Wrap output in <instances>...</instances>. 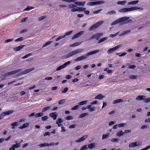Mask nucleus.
Wrapping results in <instances>:
<instances>
[{
	"label": "nucleus",
	"mask_w": 150,
	"mask_h": 150,
	"mask_svg": "<svg viewBox=\"0 0 150 150\" xmlns=\"http://www.w3.org/2000/svg\"><path fill=\"white\" fill-rule=\"evenodd\" d=\"M99 51H100L99 50H97L94 51H91L87 53L86 55H82L76 58L74 60V61L75 62H77L86 59L88 58L89 56L95 54L99 52Z\"/></svg>",
	"instance_id": "obj_1"
},
{
	"label": "nucleus",
	"mask_w": 150,
	"mask_h": 150,
	"mask_svg": "<svg viewBox=\"0 0 150 150\" xmlns=\"http://www.w3.org/2000/svg\"><path fill=\"white\" fill-rule=\"evenodd\" d=\"M83 49H78L72 51L71 52L67 54L64 56V58H67L70 57L72 56L73 55H75L78 53H80L83 52Z\"/></svg>",
	"instance_id": "obj_2"
},
{
	"label": "nucleus",
	"mask_w": 150,
	"mask_h": 150,
	"mask_svg": "<svg viewBox=\"0 0 150 150\" xmlns=\"http://www.w3.org/2000/svg\"><path fill=\"white\" fill-rule=\"evenodd\" d=\"M137 9H140L141 10H142L143 8H140L137 7H134L131 8H122L119 10H118V12L120 13H124Z\"/></svg>",
	"instance_id": "obj_3"
},
{
	"label": "nucleus",
	"mask_w": 150,
	"mask_h": 150,
	"mask_svg": "<svg viewBox=\"0 0 150 150\" xmlns=\"http://www.w3.org/2000/svg\"><path fill=\"white\" fill-rule=\"evenodd\" d=\"M103 21H100L92 25L89 28V31H91L94 30L95 29L101 25L103 23Z\"/></svg>",
	"instance_id": "obj_4"
},
{
	"label": "nucleus",
	"mask_w": 150,
	"mask_h": 150,
	"mask_svg": "<svg viewBox=\"0 0 150 150\" xmlns=\"http://www.w3.org/2000/svg\"><path fill=\"white\" fill-rule=\"evenodd\" d=\"M129 18V17L127 16H124L120 18L114 22L113 23V24L115 25L117 23L124 22L126 21L127 20H128Z\"/></svg>",
	"instance_id": "obj_5"
},
{
	"label": "nucleus",
	"mask_w": 150,
	"mask_h": 150,
	"mask_svg": "<svg viewBox=\"0 0 150 150\" xmlns=\"http://www.w3.org/2000/svg\"><path fill=\"white\" fill-rule=\"evenodd\" d=\"M21 71V69H18L15 71H12L10 72H8L7 73H6L4 74V78H5L6 77L8 76L12 75L13 74H16L18 72H19Z\"/></svg>",
	"instance_id": "obj_6"
},
{
	"label": "nucleus",
	"mask_w": 150,
	"mask_h": 150,
	"mask_svg": "<svg viewBox=\"0 0 150 150\" xmlns=\"http://www.w3.org/2000/svg\"><path fill=\"white\" fill-rule=\"evenodd\" d=\"M71 63L70 61H69L64 63L63 65L59 66L57 67V68L56 71H59L66 67L67 65Z\"/></svg>",
	"instance_id": "obj_7"
},
{
	"label": "nucleus",
	"mask_w": 150,
	"mask_h": 150,
	"mask_svg": "<svg viewBox=\"0 0 150 150\" xmlns=\"http://www.w3.org/2000/svg\"><path fill=\"white\" fill-rule=\"evenodd\" d=\"M103 34L102 33H99L95 34L90 37L88 40L96 38L97 40H98L100 39L101 36Z\"/></svg>",
	"instance_id": "obj_8"
},
{
	"label": "nucleus",
	"mask_w": 150,
	"mask_h": 150,
	"mask_svg": "<svg viewBox=\"0 0 150 150\" xmlns=\"http://www.w3.org/2000/svg\"><path fill=\"white\" fill-rule=\"evenodd\" d=\"M121 47V45H119L113 48H109L107 52L108 54H111Z\"/></svg>",
	"instance_id": "obj_9"
},
{
	"label": "nucleus",
	"mask_w": 150,
	"mask_h": 150,
	"mask_svg": "<svg viewBox=\"0 0 150 150\" xmlns=\"http://www.w3.org/2000/svg\"><path fill=\"white\" fill-rule=\"evenodd\" d=\"M104 2L103 1H98L95 2H89L88 3V5L89 6H92L101 4L104 3Z\"/></svg>",
	"instance_id": "obj_10"
},
{
	"label": "nucleus",
	"mask_w": 150,
	"mask_h": 150,
	"mask_svg": "<svg viewBox=\"0 0 150 150\" xmlns=\"http://www.w3.org/2000/svg\"><path fill=\"white\" fill-rule=\"evenodd\" d=\"M54 144V143L52 142L50 144H47V143H45L39 144V146L41 147L44 146H53Z\"/></svg>",
	"instance_id": "obj_11"
},
{
	"label": "nucleus",
	"mask_w": 150,
	"mask_h": 150,
	"mask_svg": "<svg viewBox=\"0 0 150 150\" xmlns=\"http://www.w3.org/2000/svg\"><path fill=\"white\" fill-rule=\"evenodd\" d=\"M13 112V110H10L7 111L2 112L1 114V115L4 116L8 115H9L12 113Z\"/></svg>",
	"instance_id": "obj_12"
},
{
	"label": "nucleus",
	"mask_w": 150,
	"mask_h": 150,
	"mask_svg": "<svg viewBox=\"0 0 150 150\" xmlns=\"http://www.w3.org/2000/svg\"><path fill=\"white\" fill-rule=\"evenodd\" d=\"M84 33L83 31H81L79 32V33H78L76 34H75L73 37H72L71 39L72 40L74 39L80 37L81 35L83 34Z\"/></svg>",
	"instance_id": "obj_13"
},
{
	"label": "nucleus",
	"mask_w": 150,
	"mask_h": 150,
	"mask_svg": "<svg viewBox=\"0 0 150 150\" xmlns=\"http://www.w3.org/2000/svg\"><path fill=\"white\" fill-rule=\"evenodd\" d=\"M87 137V136L86 135H84L82 136L81 138L75 141V142L79 143L82 141L85 140Z\"/></svg>",
	"instance_id": "obj_14"
},
{
	"label": "nucleus",
	"mask_w": 150,
	"mask_h": 150,
	"mask_svg": "<svg viewBox=\"0 0 150 150\" xmlns=\"http://www.w3.org/2000/svg\"><path fill=\"white\" fill-rule=\"evenodd\" d=\"M25 46V45H21L18 47L13 48V49L15 51L18 52L22 49Z\"/></svg>",
	"instance_id": "obj_15"
},
{
	"label": "nucleus",
	"mask_w": 150,
	"mask_h": 150,
	"mask_svg": "<svg viewBox=\"0 0 150 150\" xmlns=\"http://www.w3.org/2000/svg\"><path fill=\"white\" fill-rule=\"evenodd\" d=\"M57 114L56 112H51L49 114L50 116L52 117L54 120H55L57 117Z\"/></svg>",
	"instance_id": "obj_16"
},
{
	"label": "nucleus",
	"mask_w": 150,
	"mask_h": 150,
	"mask_svg": "<svg viewBox=\"0 0 150 150\" xmlns=\"http://www.w3.org/2000/svg\"><path fill=\"white\" fill-rule=\"evenodd\" d=\"M145 98V96H139L136 98V100H144Z\"/></svg>",
	"instance_id": "obj_17"
},
{
	"label": "nucleus",
	"mask_w": 150,
	"mask_h": 150,
	"mask_svg": "<svg viewBox=\"0 0 150 150\" xmlns=\"http://www.w3.org/2000/svg\"><path fill=\"white\" fill-rule=\"evenodd\" d=\"M29 124L27 122L25 123L24 124H23L22 125V126H21L19 128L21 129H22L23 128H26L29 126Z\"/></svg>",
	"instance_id": "obj_18"
},
{
	"label": "nucleus",
	"mask_w": 150,
	"mask_h": 150,
	"mask_svg": "<svg viewBox=\"0 0 150 150\" xmlns=\"http://www.w3.org/2000/svg\"><path fill=\"white\" fill-rule=\"evenodd\" d=\"M85 3V2L76 1L75 2L76 4L80 6H83L84 5Z\"/></svg>",
	"instance_id": "obj_19"
},
{
	"label": "nucleus",
	"mask_w": 150,
	"mask_h": 150,
	"mask_svg": "<svg viewBox=\"0 0 150 150\" xmlns=\"http://www.w3.org/2000/svg\"><path fill=\"white\" fill-rule=\"evenodd\" d=\"M104 97V96H103L101 94H100L95 96V98L99 100H102L103 98Z\"/></svg>",
	"instance_id": "obj_20"
},
{
	"label": "nucleus",
	"mask_w": 150,
	"mask_h": 150,
	"mask_svg": "<svg viewBox=\"0 0 150 150\" xmlns=\"http://www.w3.org/2000/svg\"><path fill=\"white\" fill-rule=\"evenodd\" d=\"M126 1H119L117 2V4L119 5H124L126 4Z\"/></svg>",
	"instance_id": "obj_21"
},
{
	"label": "nucleus",
	"mask_w": 150,
	"mask_h": 150,
	"mask_svg": "<svg viewBox=\"0 0 150 150\" xmlns=\"http://www.w3.org/2000/svg\"><path fill=\"white\" fill-rule=\"evenodd\" d=\"M34 70V68H32L30 69H27L25 71H24V74H26L30 72L33 71Z\"/></svg>",
	"instance_id": "obj_22"
},
{
	"label": "nucleus",
	"mask_w": 150,
	"mask_h": 150,
	"mask_svg": "<svg viewBox=\"0 0 150 150\" xmlns=\"http://www.w3.org/2000/svg\"><path fill=\"white\" fill-rule=\"evenodd\" d=\"M138 2H139V0H136L135 1H130L128 3V5H132V4H137Z\"/></svg>",
	"instance_id": "obj_23"
},
{
	"label": "nucleus",
	"mask_w": 150,
	"mask_h": 150,
	"mask_svg": "<svg viewBox=\"0 0 150 150\" xmlns=\"http://www.w3.org/2000/svg\"><path fill=\"white\" fill-rule=\"evenodd\" d=\"M137 143L136 142H133L130 143L129 145V147H132L137 146Z\"/></svg>",
	"instance_id": "obj_24"
},
{
	"label": "nucleus",
	"mask_w": 150,
	"mask_h": 150,
	"mask_svg": "<svg viewBox=\"0 0 150 150\" xmlns=\"http://www.w3.org/2000/svg\"><path fill=\"white\" fill-rule=\"evenodd\" d=\"M130 31H131L130 30H125L123 31L121 34L120 35V36H123L126 34L129 33Z\"/></svg>",
	"instance_id": "obj_25"
},
{
	"label": "nucleus",
	"mask_w": 150,
	"mask_h": 150,
	"mask_svg": "<svg viewBox=\"0 0 150 150\" xmlns=\"http://www.w3.org/2000/svg\"><path fill=\"white\" fill-rule=\"evenodd\" d=\"M124 132L122 130H120L118 131L117 134L116 135L117 136H121L122 135H123L124 134Z\"/></svg>",
	"instance_id": "obj_26"
},
{
	"label": "nucleus",
	"mask_w": 150,
	"mask_h": 150,
	"mask_svg": "<svg viewBox=\"0 0 150 150\" xmlns=\"http://www.w3.org/2000/svg\"><path fill=\"white\" fill-rule=\"evenodd\" d=\"M19 125L18 122H13L11 124V126H12V129H14L15 128V126H16Z\"/></svg>",
	"instance_id": "obj_27"
},
{
	"label": "nucleus",
	"mask_w": 150,
	"mask_h": 150,
	"mask_svg": "<svg viewBox=\"0 0 150 150\" xmlns=\"http://www.w3.org/2000/svg\"><path fill=\"white\" fill-rule=\"evenodd\" d=\"M123 101V100L122 99H118L116 100H114L113 101V104H116L118 103H119Z\"/></svg>",
	"instance_id": "obj_28"
},
{
	"label": "nucleus",
	"mask_w": 150,
	"mask_h": 150,
	"mask_svg": "<svg viewBox=\"0 0 150 150\" xmlns=\"http://www.w3.org/2000/svg\"><path fill=\"white\" fill-rule=\"evenodd\" d=\"M110 135V133H107L106 134H103L102 136V139H105L108 138Z\"/></svg>",
	"instance_id": "obj_29"
},
{
	"label": "nucleus",
	"mask_w": 150,
	"mask_h": 150,
	"mask_svg": "<svg viewBox=\"0 0 150 150\" xmlns=\"http://www.w3.org/2000/svg\"><path fill=\"white\" fill-rule=\"evenodd\" d=\"M80 42H76L72 44L70 46V47H71L76 46L80 45Z\"/></svg>",
	"instance_id": "obj_30"
},
{
	"label": "nucleus",
	"mask_w": 150,
	"mask_h": 150,
	"mask_svg": "<svg viewBox=\"0 0 150 150\" xmlns=\"http://www.w3.org/2000/svg\"><path fill=\"white\" fill-rule=\"evenodd\" d=\"M95 147V144L94 143H92L88 145V147L90 149H91Z\"/></svg>",
	"instance_id": "obj_31"
},
{
	"label": "nucleus",
	"mask_w": 150,
	"mask_h": 150,
	"mask_svg": "<svg viewBox=\"0 0 150 150\" xmlns=\"http://www.w3.org/2000/svg\"><path fill=\"white\" fill-rule=\"evenodd\" d=\"M43 113L42 112H40L36 114L35 115V116L36 117H41L43 116Z\"/></svg>",
	"instance_id": "obj_32"
},
{
	"label": "nucleus",
	"mask_w": 150,
	"mask_h": 150,
	"mask_svg": "<svg viewBox=\"0 0 150 150\" xmlns=\"http://www.w3.org/2000/svg\"><path fill=\"white\" fill-rule=\"evenodd\" d=\"M88 115V113L87 112L81 114L79 116V118H82L83 117L87 115Z\"/></svg>",
	"instance_id": "obj_33"
},
{
	"label": "nucleus",
	"mask_w": 150,
	"mask_h": 150,
	"mask_svg": "<svg viewBox=\"0 0 150 150\" xmlns=\"http://www.w3.org/2000/svg\"><path fill=\"white\" fill-rule=\"evenodd\" d=\"M87 101L85 100L79 102L78 104L79 105H82L86 104Z\"/></svg>",
	"instance_id": "obj_34"
},
{
	"label": "nucleus",
	"mask_w": 150,
	"mask_h": 150,
	"mask_svg": "<svg viewBox=\"0 0 150 150\" xmlns=\"http://www.w3.org/2000/svg\"><path fill=\"white\" fill-rule=\"evenodd\" d=\"M34 8L33 6H28L24 10V11H29L31 9H33Z\"/></svg>",
	"instance_id": "obj_35"
},
{
	"label": "nucleus",
	"mask_w": 150,
	"mask_h": 150,
	"mask_svg": "<svg viewBox=\"0 0 150 150\" xmlns=\"http://www.w3.org/2000/svg\"><path fill=\"white\" fill-rule=\"evenodd\" d=\"M108 39V38L107 37H104L102 38L98 41V43H100L103 41L105 40Z\"/></svg>",
	"instance_id": "obj_36"
},
{
	"label": "nucleus",
	"mask_w": 150,
	"mask_h": 150,
	"mask_svg": "<svg viewBox=\"0 0 150 150\" xmlns=\"http://www.w3.org/2000/svg\"><path fill=\"white\" fill-rule=\"evenodd\" d=\"M86 8L83 7H78L77 8L78 11H84Z\"/></svg>",
	"instance_id": "obj_37"
},
{
	"label": "nucleus",
	"mask_w": 150,
	"mask_h": 150,
	"mask_svg": "<svg viewBox=\"0 0 150 150\" xmlns=\"http://www.w3.org/2000/svg\"><path fill=\"white\" fill-rule=\"evenodd\" d=\"M32 55V54L31 53H29L28 54H27L25 55V56H23V57H22V59H24L25 58H26Z\"/></svg>",
	"instance_id": "obj_38"
},
{
	"label": "nucleus",
	"mask_w": 150,
	"mask_h": 150,
	"mask_svg": "<svg viewBox=\"0 0 150 150\" xmlns=\"http://www.w3.org/2000/svg\"><path fill=\"white\" fill-rule=\"evenodd\" d=\"M73 30H71L69 31L67 33H66L65 34V35H63V36H64L65 37L66 36L69 35H70L71 34V33H73Z\"/></svg>",
	"instance_id": "obj_39"
},
{
	"label": "nucleus",
	"mask_w": 150,
	"mask_h": 150,
	"mask_svg": "<svg viewBox=\"0 0 150 150\" xmlns=\"http://www.w3.org/2000/svg\"><path fill=\"white\" fill-rule=\"evenodd\" d=\"M137 78V76L136 75H131L130 76L129 78L132 79H136Z\"/></svg>",
	"instance_id": "obj_40"
},
{
	"label": "nucleus",
	"mask_w": 150,
	"mask_h": 150,
	"mask_svg": "<svg viewBox=\"0 0 150 150\" xmlns=\"http://www.w3.org/2000/svg\"><path fill=\"white\" fill-rule=\"evenodd\" d=\"M143 102L144 103H149L150 101V98L144 99Z\"/></svg>",
	"instance_id": "obj_41"
},
{
	"label": "nucleus",
	"mask_w": 150,
	"mask_h": 150,
	"mask_svg": "<svg viewBox=\"0 0 150 150\" xmlns=\"http://www.w3.org/2000/svg\"><path fill=\"white\" fill-rule=\"evenodd\" d=\"M50 106H47V107H45L42 109V112H45L46 110H49L50 108Z\"/></svg>",
	"instance_id": "obj_42"
},
{
	"label": "nucleus",
	"mask_w": 150,
	"mask_h": 150,
	"mask_svg": "<svg viewBox=\"0 0 150 150\" xmlns=\"http://www.w3.org/2000/svg\"><path fill=\"white\" fill-rule=\"evenodd\" d=\"M52 42V41H49L45 43V44L42 47H44L45 46L49 45L51 44Z\"/></svg>",
	"instance_id": "obj_43"
},
{
	"label": "nucleus",
	"mask_w": 150,
	"mask_h": 150,
	"mask_svg": "<svg viewBox=\"0 0 150 150\" xmlns=\"http://www.w3.org/2000/svg\"><path fill=\"white\" fill-rule=\"evenodd\" d=\"M65 101V99L60 100L58 102V104L59 105L62 104L64 103Z\"/></svg>",
	"instance_id": "obj_44"
},
{
	"label": "nucleus",
	"mask_w": 150,
	"mask_h": 150,
	"mask_svg": "<svg viewBox=\"0 0 150 150\" xmlns=\"http://www.w3.org/2000/svg\"><path fill=\"white\" fill-rule=\"evenodd\" d=\"M24 40V38L23 37H21L18 38L15 40V42H18L19 41H22Z\"/></svg>",
	"instance_id": "obj_45"
},
{
	"label": "nucleus",
	"mask_w": 150,
	"mask_h": 150,
	"mask_svg": "<svg viewBox=\"0 0 150 150\" xmlns=\"http://www.w3.org/2000/svg\"><path fill=\"white\" fill-rule=\"evenodd\" d=\"M64 38H65L64 36H63V35L60 36H59V37H58V38H57L56 39V41H58L59 40H60V39Z\"/></svg>",
	"instance_id": "obj_46"
},
{
	"label": "nucleus",
	"mask_w": 150,
	"mask_h": 150,
	"mask_svg": "<svg viewBox=\"0 0 150 150\" xmlns=\"http://www.w3.org/2000/svg\"><path fill=\"white\" fill-rule=\"evenodd\" d=\"M79 108V106L78 105H76L72 108L71 109L72 110H76L78 109Z\"/></svg>",
	"instance_id": "obj_47"
},
{
	"label": "nucleus",
	"mask_w": 150,
	"mask_h": 150,
	"mask_svg": "<svg viewBox=\"0 0 150 150\" xmlns=\"http://www.w3.org/2000/svg\"><path fill=\"white\" fill-rule=\"evenodd\" d=\"M62 1L65 2L70 3L71 2H74L76 0H62Z\"/></svg>",
	"instance_id": "obj_48"
},
{
	"label": "nucleus",
	"mask_w": 150,
	"mask_h": 150,
	"mask_svg": "<svg viewBox=\"0 0 150 150\" xmlns=\"http://www.w3.org/2000/svg\"><path fill=\"white\" fill-rule=\"evenodd\" d=\"M63 122L62 119L61 118L58 119L56 122V123L58 124V123H62Z\"/></svg>",
	"instance_id": "obj_49"
},
{
	"label": "nucleus",
	"mask_w": 150,
	"mask_h": 150,
	"mask_svg": "<svg viewBox=\"0 0 150 150\" xmlns=\"http://www.w3.org/2000/svg\"><path fill=\"white\" fill-rule=\"evenodd\" d=\"M88 147L87 146V145H85L82 146L81 147V149L82 150H84L87 149Z\"/></svg>",
	"instance_id": "obj_50"
},
{
	"label": "nucleus",
	"mask_w": 150,
	"mask_h": 150,
	"mask_svg": "<svg viewBox=\"0 0 150 150\" xmlns=\"http://www.w3.org/2000/svg\"><path fill=\"white\" fill-rule=\"evenodd\" d=\"M73 118L71 116H67L65 117V119L67 120H70L72 119Z\"/></svg>",
	"instance_id": "obj_51"
},
{
	"label": "nucleus",
	"mask_w": 150,
	"mask_h": 150,
	"mask_svg": "<svg viewBox=\"0 0 150 150\" xmlns=\"http://www.w3.org/2000/svg\"><path fill=\"white\" fill-rule=\"evenodd\" d=\"M118 33H117L115 34H110V38H113L116 36L118 34Z\"/></svg>",
	"instance_id": "obj_52"
},
{
	"label": "nucleus",
	"mask_w": 150,
	"mask_h": 150,
	"mask_svg": "<svg viewBox=\"0 0 150 150\" xmlns=\"http://www.w3.org/2000/svg\"><path fill=\"white\" fill-rule=\"evenodd\" d=\"M48 117L47 116H44L42 117L41 120L42 121H45L48 119Z\"/></svg>",
	"instance_id": "obj_53"
},
{
	"label": "nucleus",
	"mask_w": 150,
	"mask_h": 150,
	"mask_svg": "<svg viewBox=\"0 0 150 150\" xmlns=\"http://www.w3.org/2000/svg\"><path fill=\"white\" fill-rule=\"evenodd\" d=\"M119 139H118L117 138H112V139L111 141V142H117L118 141Z\"/></svg>",
	"instance_id": "obj_54"
},
{
	"label": "nucleus",
	"mask_w": 150,
	"mask_h": 150,
	"mask_svg": "<svg viewBox=\"0 0 150 150\" xmlns=\"http://www.w3.org/2000/svg\"><path fill=\"white\" fill-rule=\"evenodd\" d=\"M68 89H68V88H65L64 89V90L62 91V93H66L68 91Z\"/></svg>",
	"instance_id": "obj_55"
},
{
	"label": "nucleus",
	"mask_w": 150,
	"mask_h": 150,
	"mask_svg": "<svg viewBox=\"0 0 150 150\" xmlns=\"http://www.w3.org/2000/svg\"><path fill=\"white\" fill-rule=\"evenodd\" d=\"M95 110L96 108L95 107L90 108V109L89 110V111L90 112H92L93 111Z\"/></svg>",
	"instance_id": "obj_56"
},
{
	"label": "nucleus",
	"mask_w": 150,
	"mask_h": 150,
	"mask_svg": "<svg viewBox=\"0 0 150 150\" xmlns=\"http://www.w3.org/2000/svg\"><path fill=\"white\" fill-rule=\"evenodd\" d=\"M13 40V39H7L5 40V43H7V42H11Z\"/></svg>",
	"instance_id": "obj_57"
},
{
	"label": "nucleus",
	"mask_w": 150,
	"mask_h": 150,
	"mask_svg": "<svg viewBox=\"0 0 150 150\" xmlns=\"http://www.w3.org/2000/svg\"><path fill=\"white\" fill-rule=\"evenodd\" d=\"M81 65H79L74 68V69L75 70H78L81 68Z\"/></svg>",
	"instance_id": "obj_58"
},
{
	"label": "nucleus",
	"mask_w": 150,
	"mask_h": 150,
	"mask_svg": "<svg viewBox=\"0 0 150 150\" xmlns=\"http://www.w3.org/2000/svg\"><path fill=\"white\" fill-rule=\"evenodd\" d=\"M116 13V12L114 11H109L108 13V14H109L111 15L113 14H115Z\"/></svg>",
	"instance_id": "obj_59"
},
{
	"label": "nucleus",
	"mask_w": 150,
	"mask_h": 150,
	"mask_svg": "<svg viewBox=\"0 0 150 150\" xmlns=\"http://www.w3.org/2000/svg\"><path fill=\"white\" fill-rule=\"evenodd\" d=\"M76 125H72L69 126V128L70 129H72L75 128L76 127Z\"/></svg>",
	"instance_id": "obj_60"
},
{
	"label": "nucleus",
	"mask_w": 150,
	"mask_h": 150,
	"mask_svg": "<svg viewBox=\"0 0 150 150\" xmlns=\"http://www.w3.org/2000/svg\"><path fill=\"white\" fill-rule=\"evenodd\" d=\"M102 10V9H100L99 10H98L97 11H95L93 12V13L95 14H97L100 13L101 11Z\"/></svg>",
	"instance_id": "obj_61"
},
{
	"label": "nucleus",
	"mask_w": 150,
	"mask_h": 150,
	"mask_svg": "<svg viewBox=\"0 0 150 150\" xmlns=\"http://www.w3.org/2000/svg\"><path fill=\"white\" fill-rule=\"evenodd\" d=\"M50 134V132H46L44 133V137L46 136H49Z\"/></svg>",
	"instance_id": "obj_62"
},
{
	"label": "nucleus",
	"mask_w": 150,
	"mask_h": 150,
	"mask_svg": "<svg viewBox=\"0 0 150 150\" xmlns=\"http://www.w3.org/2000/svg\"><path fill=\"white\" fill-rule=\"evenodd\" d=\"M125 125V123L119 124L118 125V126L119 127H121L124 126Z\"/></svg>",
	"instance_id": "obj_63"
},
{
	"label": "nucleus",
	"mask_w": 150,
	"mask_h": 150,
	"mask_svg": "<svg viewBox=\"0 0 150 150\" xmlns=\"http://www.w3.org/2000/svg\"><path fill=\"white\" fill-rule=\"evenodd\" d=\"M13 146H14L15 148H18L20 147V144H13Z\"/></svg>",
	"instance_id": "obj_64"
}]
</instances>
